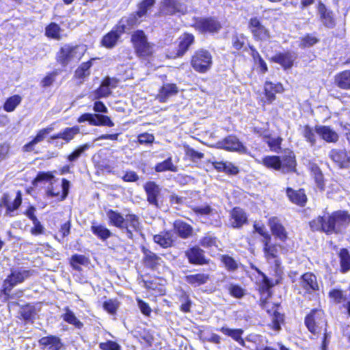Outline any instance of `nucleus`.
<instances>
[{
    "label": "nucleus",
    "mask_w": 350,
    "mask_h": 350,
    "mask_svg": "<svg viewBox=\"0 0 350 350\" xmlns=\"http://www.w3.org/2000/svg\"><path fill=\"white\" fill-rule=\"evenodd\" d=\"M22 202V196L21 193L20 191L17 192V195L13 201V202L10 203V198L9 195L7 193H4L1 200H0V206H5L7 207V213L10 214L11 212H13L16 209H17Z\"/></svg>",
    "instance_id": "nucleus-23"
},
{
    "label": "nucleus",
    "mask_w": 350,
    "mask_h": 350,
    "mask_svg": "<svg viewBox=\"0 0 350 350\" xmlns=\"http://www.w3.org/2000/svg\"><path fill=\"white\" fill-rule=\"evenodd\" d=\"M137 23L135 16L122 18L116 27L103 38L102 44L107 48L113 47L117 44L120 36L137 25Z\"/></svg>",
    "instance_id": "nucleus-3"
},
{
    "label": "nucleus",
    "mask_w": 350,
    "mask_h": 350,
    "mask_svg": "<svg viewBox=\"0 0 350 350\" xmlns=\"http://www.w3.org/2000/svg\"><path fill=\"white\" fill-rule=\"evenodd\" d=\"M144 189L148 202L158 206L157 197L160 193L159 187L154 182H148L144 185Z\"/></svg>",
    "instance_id": "nucleus-22"
},
{
    "label": "nucleus",
    "mask_w": 350,
    "mask_h": 350,
    "mask_svg": "<svg viewBox=\"0 0 350 350\" xmlns=\"http://www.w3.org/2000/svg\"><path fill=\"white\" fill-rule=\"evenodd\" d=\"M318 12L320 14L322 23L327 27H331L334 25V20L331 13L327 11L325 6L320 3L318 5Z\"/></svg>",
    "instance_id": "nucleus-38"
},
{
    "label": "nucleus",
    "mask_w": 350,
    "mask_h": 350,
    "mask_svg": "<svg viewBox=\"0 0 350 350\" xmlns=\"http://www.w3.org/2000/svg\"><path fill=\"white\" fill-rule=\"evenodd\" d=\"M254 230L256 232L260 234L264 240H271V237L267 231L265 226L263 224L259 223H255L254 225Z\"/></svg>",
    "instance_id": "nucleus-59"
},
{
    "label": "nucleus",
    "mask_w": 350,
    "mask_h": 350,
    "mask_svg": "<svg viewBox=\"0 0 350 350\" xmlns=\"http://www.w3.org/2000/svg\"><path fill=\"white\" fill-rule=\"evenodd\" d=\"M247 217L240 208H234L230 213V225L233 228H240L246 223Z\"/></svg>",
    "instance_id": "nucleus-21"
},
{
    "label": "nucleus",
    "mask_w": 350,
    "mask_h": 350,
    "mask_svg": "<svg viewBox=\"0 0 350 350\" xmlns=\"http://www.w3.org/2000/svg\"><path fill=\"white\" fill-rule=\"evenodd\" d=\"M228 290L230 295L236 298H241L244 295V290L238 285L231 284Z\"/></svg>",
    "instance_id": "nucleus-61"
},
{
    "label": "nucleus",
    "mask_w": 350,
    "mask_h": 350,
    "mask_svg": "<svg viewBox=\"0 0 350 350\" xmlns=\"http://www.w3.org/2000/svg\"><path fill=\"white\" fill-rule=\"evenodd\" d=\"M217 240L210 234H206L200 240V244L204 247H217Z\"/></svg>",
    "instance_id": "nucleus-57"
},
{
    "label": "nucleus",
    "mask_w": 350,
    "mask_h": 350,
    "mask_svg": "<svg viewBox=\"0 0 350 350\" xmlns=\"http://www.w3.org/2000/svg\"><path fill=\"white\" fill-rule=\"evenodd\" d=\"M178 92V90L176 84L166 83L161 88L157 98L159 102L165 103L170 97L176 95Z\"/></svg>",
    "instance_id": "nucleus-25"
},
{
    "label": "nucleus",
    "mask_w": 350,
    "mask_h": 350,
    "mask_svg": "<svg viewBox=\"0 0 350 350\" xmlns=\"http://www.w3.org/2000/svg\"><path fill=\"white\" fill-rule=\"evenodd\" d=\"M85 51V45L64 44L57 53V61L65 66L70 62L80 60Z\"/></svg>",
    "instance_id": "nucleus-5"
},
{
    "label": "nucleus",
    "mask_w": 350,
    "mask_h": 350,
    "mask_svg": "<svg viewBox=\"0 0 350 350\" xmlns=\"http://www.w3.org/2000/svg\"><path fill=\"white\" fill-rule=\"evenodd\" d=\"M79 123L88 122L92 126H107L112 127L114 123L107 116L101 114L83 113L77 120Z\"/></svg>",
    "instance_id": "nucleus-9"
},
{
    "label": "nucleus",
    "mask_w": 350,
    "mask_h": 350,
    "mask_svg": "<svg viewBox=\"0 0 350 350\" xmlns=\"http://www.w3.org/2000/svg\"><path fill=\"white\" fill-rule=\"evenodd\" d=\"M66 312L62 315L63 319L69 324L73 325L77 328H81L83 323L75 317V314L68 308L65 309Z\"/></svg>",
    "instance_id": "nucleus-44"
},
{
    "label": "nucleus",
    "mask_w": 350,
    "mask_h": 350,
    "mask_svg": "<svg viewBox=\"0 0 350 350\" xmlns=\"http://www.w3.org/2000/svg\"><path fill=\"white\" fill-rule=\"evenodd\" d=\"M42 181L49 183V185H53L57 183V179H55L53 173L51 172H40L38 174L36 178L34 179L33 184H35L36 183Z\"/></svg>",
    "instance_id": "nucleus-46"
},
{
    "label": "nucleus",
    "mask_w": 350,
    "mask_h": 350,
    "mask_svg": "<svg viewBox=\"0 0 350 350\" xmlns=\"http://www.w3.org/2000/svg\"><path fill=\"white\" fill-rule=\"evenodd\" d=\"M196 28L202 32L215 33L220 28L219 23L213 18H204L198 21L196 23Z\"/></svg>",
    "instance_id": "nucleus-17"
},
{
    "label": "nucleus",
    "mask_w": 350,
    "mask_h": 350,
    "mask_svg": "<svg viewBox=\"0 0 350 350\" xmlns=\"http://www.w3.org/2000/svg\"><path fill=\"white\" fill-rule=\"evenodd\" d=\"M55 184L49 185L46 190V195L49 197H60L61 200H64L68 193L70 183L66 179H62L61 187L57 188Z\"/></svg>",
    "instance_id": "nucleus-16"
},
{
    "label": "nucleus",
    "mask_w": 350,
    "mask_h": 350,
    "mask_svg": "<svg viewBox=\"0 0 350 350\" xmlns=\"http://www.w3.org/2000/svg\"><path fill=\"white\" fill-rule=\"evenodd\" d=\"M271 240H264V252L266 258L268 260L275 258L278 256V246L275 244L270 243Z\"/></svg>",
    "instance_id": "nucleus-41"
},
{
    "label": "nucleus",
    "mask_w": 350,
    "mask_h": 350,
    "mask_svg": "<svg viewBox=\"0 0 350 350\" xmlns=\"http://www.w3.org/2000/svg\"><path fill=\"white\" fill-rule=\"evenodd\" d=\"M249 28L254 36L259 40H267L270 38L269 31L260 23L256 17L252 18L249 22Z\"/></svg>",
    "instance_id": "nucleus-12"
},
{
    "label": "nucleus",
    "mask_w": 350,
    "mask_h": 350,
    "mask_svg": "<svg viewBox=\"0 0 350 350\" xmlns=\"http://www.w3.org/2000/svg\"><path fill=\"white\" fill-rule=\"evenodd\" d=\"M53 128L52 126H49L40 130L36 136L29 143L23 146V150L26 152L33 150L35 145L43 141L46 135L53 131Z\"/></svg>",
    "instance_id": "nucleus-26"
},
{
    "label": "nucleus",
    "mask_w": 350,
    "mask_h": 350,
    "mask_svg": "<svg viewBox=\"0 0 350 350\" xmlns=\"http://www.w3.org/2000/svg\"><path fill=\"white\" fill-rule=\"evenodd\" d=\"M90 147L91 146L89 144H85L82 146H80L68 156V160L70 162L75 161Z\"/></svg>",
    "instance_id": "nucleus-50"
},
{
    "label": "nucleus",
    "mask_w": 350,
    "mask_h": 350,
    "mask_svg": "<svg viewBox=\"0 0 350 350\" xmlns=\"http://www.w3.org/2000/svg\"><path fill=\"white\" fill-rule=\"evenodd\" d=\"M286 193L292 202L300 206H304L306 202V196L303 190L299 189L298 191H295L291 188H288Z\"/></svg>",
    "instance_id": "nucleus-33"
},
{
    "label": "nucleus",
    "mask_w": 350,
    "mask_h": 350,
    "mask_svg": "<svg viewBox=\"0 0 350 350\" xmlns=\"http://www.w3.org/2000/svg\"><path fill=\"white\" fill-rule=\"evenodd\" d=\"M144 256V261L148 266L154 267L156 265L159 264L160 258L158 257L155 254L150 251L145 250Z\"/></svg>",
    "instance_id": "nucleus-53"
},
{
    "label": "nucleus",
    "mask_w": 350,
    "mask_h": 350,
    "mask_svg": "<svg viewBox=\"0 0 350 350\" xmlns=\"http://www.w3.org/2000/svg\"><path fill=\"white\" fill-rule=\"evenodd\" d=\"M131 42L137 53L142 57H147L154 52V45L148 41L143 31L137 30L133 33Z\"/></svg>",
    "instance_id": "nucleus-6"
},
{
    "label": "nucleus",
    "mask_w": 350,
    "mask_h": 350,
    "mask_svg": "<svg viewBox=\"0 0 350 350\" xmlns=\"http://www.w3.org/2000/svg\"><path fill=\"white\" fill-rule=\"evenodd\" d=\"M317 42L318 39L315 36L307 35L305 37L302 38L299 46L302 48L310 47L311 46H313Z\"/></svg>",
    "instance_id": "nucleus-58"
},
{
    "label": "nucleus",
    "mask_w": 350,
    "mask_h": 350,
    "mask_svg": "<svg viewBox=\"0 0 350 350\" xmlns=\"http://www.w3.org/2000/svg\"><path fill=\"white\" fill-rule=\"evenodd\" d=\"M21 101V98L18 95H14L9 98L5 103L3 108L8 112L13 111L17 105Z\"/></svg>",
    "instance_id": "nucleus-49"
},
{
    "label": "nucleus",
    "mask_w": 350,
    "mask_h": 350,
    "mask_svg": "<svg viewBox=\"0 0 350 350\" xmlns=\"http://www.w3.org/2000/svg\"><path fill=\"white\" fill-rule=\"evenodd\" d=\"M334 83L340 88L343 90L350 89V70H345L339 72L334 77Z\"/></svg>",
    "instance_id": "nucleus-31"
},
{
    "label": "nucleus",
    "mask_w": 350,
    "mask_h": 350,
    "mask_svg": "<svg viewBox=\"0 0 350 350\" xmlns=\"http://www.w3.org/2000/svg\"><path fill=\"white\" fill-rule=\"evenodd\" d=\"M350 223V215L344 211L334 212L330 215L318 217L310 223L312 230H321L327 234L338 232L340 227Z\"/></svg>",
    "instance_id": "nucleus-1"
},
{
    "label": "nucleus",
    "mask_w": 350,
    "mask_h": 350,
    "mask_svg": "<svg viewBox=\"0 0 350 350\" xmlns=\"http://www.w3.org/2000/svg\"><path fill=\"white\" fill-rule=\"evenodd\" d=\"M178 49L174 57H180L185 54L189 47L193 44L194 37L191 34L185 33L179 38Z\"/></svg>",
    "instance_id": "nucleus-27"
},
{
    "label": "nucleus",
    "mask_w": 350,
    "mask_h": 350,
    "mask_svg": "<svg viewBox=\"0 0 350 350\" xmlns=\"http://www.w3.org/2000/svg\"><path fill=\"white\" fill-rule=\"evenodd\" d=\"M217 148L224 149L228 151H236L241 154H247V149L245 147L235 136H228L222 141L218 142Z\"/></svg>",
    "instance_id": "nucleus-11"
},
{
    "label": "nucleus",
    "mask_w": 350,
    "mask_h": 350,
    "mask_svg": "<svg viewBox=\"0 0 350 350\" xmlns=\"http://www.w3.org/2000/svg\"><path fill=\"white\" fill-rule=\"evenodd\" d=\"M284 90L281 83H273L266 81L264 85L265 95L268 103H271L275 99V94H280Z\"/></svg>",
    "instance_id": "nucleus-18"
},
{
    "label": "nucleus",
    "mask_w": 350,
    "mask_h": 350,
    "mask_svg": "<svg viewBox=\"0 0 350 350\" xmlns=\"http://www.w3.org/2000/svg\"><path fill=\"white\" fill-rule=\"evenodd\" d=\"M99 347L102 350H120V346L117 342L111 340L100 343Z\"/></svg>",
    "instance_id": "nucleus-62"
},
{
    "label": "nucleus",
    "mask_w": 350,
    "mask_h": 350,
    "mask_svg": "<svg viewBox=\"0 0 350 350\" xmlns=\"http://www.w3.org/2000/svg\"><path fill=\"white\" fill-rule=\"evenodd\" d=\"M103 307L107 312L113 314L118 308V302L116 299H108L104 301Z\"/></svg>",
    "instance_id": "nucleus-55"
},
{
    "label": "nucleus",
    "mask_w": 350,
    "mask_h": 350,
    "mask_svg": "<svg viewBox=\"0 0 350 350\" xmlns=\"http://www.w3.org/2000/svg\"><path fill=\"white\" fill-rule=\"evenodd\" d=\"M45 34L47 37L53 39H60V27L56 23H52L49 24L45 29Z\"/></svg>",
    "instance_id": "nucleus-48"
},
{
    "label": "nucleus",
    "mask_w": 350,
    "mask_h": 350,
    "mask_svg": "<svg viewBox=\"0 0 350 350\" xmlns=\"http://www.w3.org/2000/svg\"><path fill=\"white\" fill-rule=\"evenodd\" d=\"M209 279V275L205 273H196L185 276V281L193 286L205 284Z\"/></svg>",
    "instance_id": "nucleus-36"
},
{
    "label": "nucleus",
    "mask_w": 350,
    "mask_h": 350,
    "mask_svg": "<svg viewBox=\"0 0 350 350\" xmlns=\"http://www.w3.org/2000/svg\"><path fill=\"white\" fill-rule=\"evenodd\" d=\"M117 84L118 81L116 79L107 77L102 82L99 88L95 92L94 98L98 99L102 97L108 96L111 92V89L116 88Z\"/></svg>",
    "instance_id": "nucleus-15"
},
{
    "label": "nucleus",
    "mask_w": 350,
    "mask_h": 350,
    "mask_svg": "<svg viewBox=\"0 0 350 350\" xmlns=\"http://www.w3.org/2000/svg\"><path fill=\"white\" fill-rule=\"evenodd\" d=\"M32 223L33 227L30 230V232L32 235L38 236L44 234V228L38 219L32 221Z\"/></svg>",
    "instance_id": "nucleus-60"
},
{
    "label": "nucleus",
    "mask_w": 350,
    "mask_h": 350,
    "mask_svg": "<svg viewBox=\"0 0 350 350\" xmlns=\"http://www.w3.org/2000/svg\"><path fill=\"white\" fill-rule=\"evenodd\" d=\"M55 76L56 72H54L48 74L41 81L42 86L46 88L52 85L55 81Z\"/></svg>",
    "instance_id": "nucleus-64"
},
{
    "label": "nucleus",
    "mask_w": 350,
    "mask_h": 350,
    "mask_svg": "<svg viewBox=\"0 0 350 350\" xmlns=\"http://www.w3.org/2000/svg\"><path fill=\"white\" fill-rule=\"evenodd\" d=\"M296 56L295 54L286 52L280 53L272 57L271 60L280 64L284 69L291 68L293 64Z\"/></svg>",
    "instance_id": "nucleus-19"
},
{
    "label": "nucleus",
    "mask_w": 350,
    "mask_h": 350,
    "mask_svg": "<svg viewBox=\"0 0 350 350\" xmlns=\"http://www.w3.org/2000/svg\"><path fill=\"white\" fill-rule=\"evenodd\" d=\"M94 59L83 63L76 70L75 75L78 78H84L90 75L89 69L92 66V62Z\"/></svg>",
    "instance_id": "nucleus-52"
},
{
    "label": "nucleus",
    "mask_w": 350,
    "mask_h": 350,
    "mask_svg": "<svg viewBox=\"0 0 350 350\" xmlns=\"http://www.w3.org/2000/svg\"><path fill=\"white\" fill-rule=\"evenodd\" d=\"M316 126L314 129L310 127L309 126H305L303 129V135L311 145H314L316 143Z\"/></svg>",
    "instance_id": "nucleus-51"
},
{
    "label": "nucleus",
    "mask_w": 350,
    "mask_h": 350,
    "mask_svg": "<svg viewBox=\"0 0 350 350\" xmlns=\"http://www.w3.org/2000/svg\"><path fill=\"white\" fill-rule=\"evenodd\" d=\"M189 261L193 264L204 265L207 263L204 252L198 247H193L186 252Z\"/></svg>",
    "instance_id": "nucleus-24"
},
{
    "label": "nucleus",
    "mask_w": 350,
    "mask_h": 350,
    "mask_svg": "<svg viewBox=\"0 0 350 350\" xmlns=\"http://www.w3.org/2000/svg\"><path fill=\"white\" fill-rule=\"evenodd\" d=\"M154 170L157 172H163L165 171L176 172L178 171V167L176 165L173 164L172 157H169L164 161L157 163Z\"/></svg>",
    "instance_id": "nucleus-42"
},
{
    "label": "nucleus",
    "mask_w": 350,
    "mask_h": 350,
    "mask_svg": "<svg viewBox=\"0 0 350 350\" xmlns=\"http://www.w3.org/2000/svg\"><path fill=\"white\" fill-rule=\"evenodd\" d=\"M269 301H262V306L267 310V312L273 316L272 317V328L275 331H278L280 329V323L283 321V315L281 314L276 310H272L268 308Z\"/></svg>",
    "instance_id": "nucleus-30"
},
{
    "label": "nucleus",
    "mask_w": 350,
    "mask_h": 350,
    "mask_svg": "<svg viewBox=\"0 0 350 350\" xmlns=\"http://www.w3.org/2000/svg\"><path fill=\"white\" fill-rule=\"evenodd\" d=\"M220 331L233 338L234 340L238 342L241 345L245 346V342L243 339L241 338L243 334V329H230L228 327H223L220 329Z\"/></svg>",
    "instance_id": "nucleus-37"
},
{
    "label": "nucleus",
    "mask_w": 350,
    "mask_h": 350,
    "mask_svg": "<svg viewBox=\"0 0 350 350\" xmlns=\"http://www.w3.org/2000/svg\"><path fill=\"white\" fill-rule=\"evenodd\" d=\"M221 261L229 271H234L237 269L239 263L232 257L228 255H221Z\"/></svg>",
    "instance_id": "nucleus-45"
},
{
    "label": "nucleus",
    "mask_w": 350,
    "mask_h": 350,
    "mask_svg": "<svg viewBox=\"0 0 350 350\" xmlns=\"http://www.w3.org/2000/svg\"><path fill=\"white\" fill-rule=\"evenodd\" d=\"M256 161L267 168L281 171L283 173L295 170L296 161L293 152H289L282 157V159L278 156H267L261 160L256 159Z\"/></svg>",
    "instance_id": "nucleus-2"
},
{
    "label": "nucleus",
    "mask_w": 350,
    "mask_h": 350,
    "mask_svg": "<svg viewBox=\"0 0 350 350\" xmlns=\"http://www.w3.org/2000/svg\"><path fill=\"white\" fill-rule=\"evenodd\" d=\"M107 215L109 219L110 223L113 226L118 228H122L124 226L125 219L120 213L112 210H109L107 211Z\"/></svg>",
    "instance_id": "nucleus-43"
},
{
    "label": "nucleus",
    "mask_w": 350,
    "mask_h": 350,
    "mask_svg": "<svg viewBox=\"0 0 350 350\" xmlns=\"http://www.w3.org/2000/svg\"><path fill=\"white\" fill-rule=\"evenodd\" d=\"M79 133V127L77 126L73 127L66 128L62 132L53 135L51 138L52 139H63L67 142L72 140L75 136Z\"/></svg>",
    "instance_id": "nucleus-34"
},
{
    "label": "nucleus",
    "mask_w": 350,
    "mask_h": 350,
    "mask_svg": "<svg viewBox=\"0 0 350 350\" xmlns=\"http://www.w3.org/2000/svg\"><path fill=\"white\" fill-rule=\"evenodd\" d=\"M187 0H163L161 12L166 15L185 14L188 11Z\"/></svg>",
    "instance_id": "nucleus-8"
},
{
    "label": "nucleus",
    "mask_w": 350,
    "mask_h": 350,
    "mask_svg": "<svg viewBox=\"0 0 350 350\" xmlns=\"http://www.w3.org/2000/svg\"><path fill=\"white\" fill-rule=\"evenodd\" d=\"M154 241L163 247H168L172 245L174 241L173 234L170 232H162L154 236Z\"/></svg>",
    "instance_id": "nucleus-32"
},
{
    "label": "nucleus",
    "mask_w": 350,
    "mask_h": 350,
    "mask_svg": "<svg viewBox=\"0 0 350 350\" xmlns=\"http://www.w3.org/2000/svg\"><path fill=\"white\" fill-rule=\"evenodd\" d=\"M212 164L218 171L225 172L232 174H235L238 172V168L230 162L213 161Z\"/></svg>",
    "instance_id": "nucleus-39"
},
{
    "label": "nucleus",
    "mask_w": 350,
    "mask_h": 350,
    "mask_svg": "<svg viewBox=\"0 0 350 350\" xmlns=\"http://www.w3.org/2000/svg\"><path fill=\"white\" fill-rule=\"evenodd\" d=\"M88 259L83 255H74L71 258V265L75 269H79V265H86Z\"/></svg>",
    "instance_id": "nucleus-56"
},
{
    "label": "nucleus",
    "mask_w": 350,
    "mask_h": 350,
    "mask_svg": "<svg viewBox=\"0 0 350 350\" xmlns=\"http://www.w3.org/2000/svg\"><path fill=\"white\" fill-rule=\"evenodd\" d=\"M268 226L272 234L281 241H285L288 239V232L278 217L269 218Z\"/></svg>",
    "instance_id": "nucleus-14"
},
{
    "label": "nucleus",
    "mask_w": 350,
    "mask_h": 350,
    "mask_svg": "<svg viewBox=\"0 0 350 350\" xmlns=\"http://www.w3.org/2000/svg\"><path fill=\"white\" fill-rule=\"evenodd\" d=\"M124 226L126 228L131 227L135 230L139 228V222L138 217L135 215L129 214L126 216Z\"/></svg>",
    "instance_id": "nucleus-54"
},
{
    "label": "nucleus",
    "mask_w": 350,
    "mask_h": 350,
    "mask_svg": "<svg viewBox=\"0 0 350 350\" xmlns=\"http://www.w3.org/2000/svg\"><path fill=\"white\" fill-rule=\"evenodd\" d=\"M305 323L308 330L314 334H319L321 330L325 331L322 349L325 350L328 345L327 338L329 337V335L326 332V321L323 312L321 310H312L306 317Z\"/></svg>",
    "instance_id": "nucleus-4"
},
{
    "label": "nucleus",
    "mask_w": 350,
    "mask_h": 350,
    "mask_svg": "<svg viewBox=\"0 0 350 350\" xmlns=\"http://www.w3.org/2000/svg\"><path fill=\"white\" fill-rule=\"evenodd\" d=\"M174 228L176 233L183 239L189 237L193 232V228L189 224L180 220L174 222Z\"/></svg>",
    "instance_id": "nucleus-29"
},
{
    "label": "nucleus",
    "mask_w": 350,
    "mask_h": 350,
    "mask_svg": "<svg viewBox=\"0 0 350 350\" xmlns=\"http://www.w3.org/2000/svg\"><path fill=\"white\" fill-rule=\"evenodd\" d=\"M212 62V56L208 51L199 50L192 56L191 64L196 71L204 73L211 68Z\"/></svg>",
    "instance_id": "nucleus-7"
},
{
    "label": "nucleus",
    "mask_w": 350,
    "mask_h": 350,
    "mask_svg": "<svg viewBox=\"0 0 350 350\" xmlns=\"http://www.w3.org/2000/svg\"><path fill=\"white\" fill-rule=\"evenodd\" d=\"M39 342L41 345L49 346L55 350H59L62 346L59 338L54 336L43 337L39 340Z\"/></svg>",
    "instance_id": "nucleus-40"
},
{
    "label": "nucleus",
    "mask_w": 350,
    "mask_h": 350,
    "mask_svg": "<svg viewBox=\"0 0 350 350\" xmlns=\"http://www.w3.org/2000/svg\"><path fill=\"white\" fill-rule=\"evenodd\" d=\"M91 228L92 232L102 240L108 239L111 234V232L102 225L92 226Z\"/></svg>",
    "instance_id": "nucleus-47"
},
{
    "label": "nucleus",
    "mask_w": 350,
    "mask_h": 350,
    "mask_svg": "<svg viewBox=\"0 0 350 350\" xmlns=\"http://www.w3.org/2000/svg\"><path fill=\"white\" fill-rule=\"evenodd\" d=\"M316 132L323 140L328 143H336L339 138L338 133L329 126H317Z\"/></svg>",
    "instance_id": "nucleus-20"
},
{
    "label": "nucleus",
    "mask_w": 350,
    "mask_h": 350,
    "mask_svg": "<svg viewBox=\"0 0 350 350\" xmlns=\"http://www.w3.org/2000/svg\"><path fill=\"white\" fill-rule=\"evenodd\" d=\"M155 0H144L138 5V10L135 14H131L129 16H135L138 23H140V18L145 16L147 12L154 5Z\"/></svg>",
    "instance_id": "nucleus-35"
},
{
    "label": "nucleus",
    "mask_w": 350,
    "mask_h": 350,
    "mask_svg": "<svg viewBox=\"0 0 350 350\" xmlns=\"http://www.w3.org/2000/svg\"><path fill=\"white\" fill-rule=\"evenodd\" d=\"M30 271L25 269H16L12 271L11 274L4 282V293L8 294L14 286L23 282L30 276Z\"/></svg>",
    "instance_id": "nucleus-10"
},
{
    "label": "nucleus",
    "mask_w": 350,
    "mask_h": 350,
    "mask_svg": "<svg viewBox=\"0 0 350 350\" xmlns=\"http://www.w3.org/2000/svg\"><path fill=\"white\" fill-rule=\"evenodd\" d=\"M154 140V137L152 134L145 133L138 135V141L140 144H151Z\"/></svg>",
    "instance_id": "nucleus-63"
},
{
    "label": "nucleus",
    "mask_w": 350,
    "mask_h": 350,
    "mask_svg": "<svg viewBox=\"0 0 350 350\" xmlns=\"http://www.w3.org/2000/svg\"><path fill=\"white\" fill-rule=\"evenodd\" d=\"M301 286L307 291H317L319 289L317 277L312 273H306L301 276Z\"/></svg>",
    "instance_id": "nucleus-28"
},
{
    "label": "nucleus",
    "mask_w": 350,
    "mask_h": 350,
    "mask_svg": "<svg viewBox=\"0 0 350 350\" xmlns=\"http://www.w3.org/2000/svg\"><path fill=\"white\" fill-rule=\"evenodd\" d=\"M332 161L340 168L350 166V154L345 149H332L329 152Z\"/></svg>",
    "instance_id": "nucleus-13"
}]
</instances>
